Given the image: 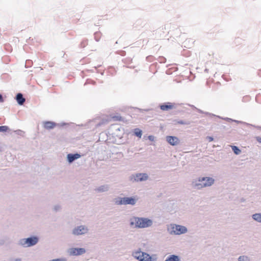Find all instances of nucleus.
<instances>
[{
  "instance_id": "10",
  "label": "nucleus",
  "mask_w": 261,
  "mask_h": 261,
  "mask_svg": "<svg viewBox=\"0 0 261 261\" xmlns=\"http://www.w3.org/2000/svg\"><path fill=\"white\" fill-rule=\"evenodd\" d=\"M137 199L135 197H123V205H134L137 202Z\"/></svg>"
},
{
  "instance_id": "21",
  "label": "nucleus",
  "mask_w": 261,
  "mask_h": 261,
  "mask_svg": "<svg viewBox=\"0 0 261 261\" xmlns=\"http://www.w3.org/2000/svg\"><path fill=\"white\" fill-rule=\"evenodd\" d=\"M238 261H250V258L247 255H241L238 257Z\"/></svg>"
},
{
  "instance_id": "40",
  "label": "nucleus",
  "mask_w": 261,
  "mask_h": 261,
  "mask_svg": "<svg viewBox=\"0 0 261 261\" xmlns=\"http://www.w3.org/2000/svg\"><path fill=\"white\" fill-rule=\"evenodd\" d=\"M16 132H21V131L20 129H18L16 131Z\"/></svg>"
},
{
  "instance_id": "36",
  "label": "nucleus",
  "mask_w": 261,
  "mask_h": 261,
  "mask_svg": "<svg viewBox=\"0 0 261 261\" xmlns=\"http://www.w3.org/2000/svg\"><path fill=\"white\" fill-rule=\"evenodd\" d=\"M113 118H115L117 120H120L121 119L120 116H115V117H113Z\"/></svg>"
},
{
  "instance_id": "35",
  "label": "nucleus",
  "mask_w": 261,
  "mask_h": 261,
  "mask_svg": "<svg viewBox=\"0 0 261 261\" xmlns=\"http://www.w3.org/2000/svg\"><path fill=\"white\" fill-rule=\"evenodd\" d=\"M0 102H4V99H3V96L1 94H0Z\"/></svg>"
},
{
  "instance_id": "26",
  "label": "nucleus",
  "mask_w": 261,
  "mask_h": 261,
  "mask_svg": "<svg viewBox=\"0 0 261 261\" xmlns=\"http://www.w3.org/2000/svg\"><path fill=\"white\" fill-rule=\"evenodd\" d=\"M61 209V205H59V204L55 205L54 206V210L55 212H58V211H60Z\"/></svg>"
},
{
  "instance_id": "37",
  "label": "nucleus",
  "mask_w": 261,
  "mask_h": 261,
  "mask_svg": "<svg viewBox=\"0 0 261 261\" xmlns=\"http://www.w3.org/2000/svg\"><path fill=\"white\" fill-rule=\"evenodd\" d=\"M222 119H224V120H225L226 121H228V117H226V118H222Z\"/></svg>"
},
{
  "instance_id": "11",
  "label": "nucleus",
  "mask_w": 261,
  "mask_h": 261,
  "mask_svg": "<svg viewBox=\"0 0 261 261\" xmlns=\"http://www.w3.org/2000/svg\"><path fill=\"white\" fill-rule=\"evenodd\" d=\"M166 141L172 146L176 145L179 143V139L175 136H167Z\"/></svg>"
},
{
  "instance_id": "20",
  "label": "nucleus",
  "mask_w": 261,
  "mask_h": 261,
  "mask_svg": "<svg viewBox=\"0 0 261 261\" xmlns=\"http://www.w3.org/2000/svg\"><path fill=\"white\" fill-rule=\"evenodd\" d=\"M134 133L135 136L140 138H141L142 135V131L140 129L138 128L134 129Z\"/></svg>"
},
{
  "instance_id": "6",
  "label": "nucleus",
  "mask_w": 261,
  "mask_h": 261,
  "mask_svg": "<svg viewBox=\"0 0 261 261\" xmlns=\"http://www.w3.org/2000/svg\"><path fill=\"white\" fill-rule=\"evenodd\" d=\"M148 175L145 173H137L132 174L129 176V180L133 182H140L146 181L148 179Z\"/></svg>"
},
{
  "instance_id": "31",
  "label": "nucleus",
  "mask_w": 261,
  "mask_h": 261,
  "mask_svg": "<svg viewBox=\"0 0 261 261\" xmlns=\"http://www.w3.org/2000/svg\"><path fill=\"white\" fill-rule=\"evenodd\" d=\"M206 115H209V116H216L217 117H218V118H221L220 116H216L214 114H211V113H208V112H205L204 113Z\"/></svg>"
},
{
  "instance_id": "15",
  "label": "nucleus",
  "mask_w": 261,
  "mask_h": 261,
  "mask_svg": "<svg viewBox=\"0 0 261 261\" xmlns=\"http://www.w3.org/2000/svg\"><path fill=\"white\" fill-rule=\"evenodd\" d=\"M109 189V186L108 185H101L97 187L95 190L98 192H107Z\"/></svg>"
},
{
  "instance_id": "32",
  "label": "nucleus",
  "mask_w": 261,
  "mask_h": 261,
  "mask_svg": "<svg viewBox=\"0 0 261 261\" xmlns=\"http://www.w3.org/2000/svg\"><path fill=\"white\" fill-rule=\"evenodd\" d=\"M206 138L209 142H211L214 140V138L211 136H207Z\"/></svg>"
},
{
  "instance_id": "24",
  "label": "nucleus",
  "mask_w": 261,
  "mask_h": 261,
  "mask_svg": "<svg viewBox=\"0 0 261 261\" xmlns=\"http://www.w3.org/2000/svg\"><path fill=\"white\" fill-rule=\"evenodd\" d=\"M101 37V33L100 32H95L94 33V38L96 41H99Z\"/></svg>"
},
{
  "instance_id": "28",
  "label": "nucleus",
  "mask_w": 261,
  "mask_h": 261,
  "mask_svg": "<svg viewBox=\"0 0 261 261\" xmlns=\"http://www.w3.org/2000/svg\"><path fill=\"white\" fill-rule=\"evenodd\" d=\"M49 261H67V260H66V259H65L64 258H57V259H52Z\"/></svg>"
},
{
  "instance_id": "5",
  "label": "nucleus",
  "mask_w": 261,
  "mask_h": 261,
  "mask_svg": "<svg viewBox=\"0 0 261 261\" xmlns=\"http://www.w3.org/2000/svg\"><path fill=\"white\" fill-rule=\"evenodd\" d=\"M133 256L139 261H152L151 257L147 253L142 252L139 249L133 253Z\"/></svg>"
},
{
  "instance_id": "25",
  "label": "nucleus",
  "mask_w": 261,
  "mask_h": 261,
  "mask_svg": "<svg viewBox=\"0 0 261 261\" xmlns=\"http://www.w3.org/2000/svg\"><path fill=\"white\" fill-rule=\"evenodd\" d=\"M32 64V61L30 60H28L25 62V66L26 68H28V67L31 66Z\"/></svg>"
},
{
  "instance_id": "19",
  "label": "nucleus",
  "mask_w": 261,
  "mask_h": 261,
  "mask_svg": "<svg viewBox=\"0 0 261 261\" xmlns=\"http://www.w3.org/2000/svg\"><path fill=\"white\" fill-rule=\"evenodd\" d=\"M229 122H237V123L245 124V125H246L247 126H253L254 127H256V128H261V127H260V126H255V125H253L250 124L249 123H247L246 122H243V121H238V120H233V119H232L231 118H229Z\"/></svg>"
},
{
  "instance_id": "14",
  "label": "nucleus",
  "mask_w": 261,
  "mask_h": 261,
  "mask_svg": "<svg viewBox=\"0 0 261 261\" xmlns=\"http://www.w3.org/2000/svg\"><path fill=\"white\" fill-rule=\"evenodd\" d=\"M173 108V105L170 102L164 103L160 106V109L163 111H168Z\"/></svg>"
},
{
  "instance_id": "27",
  "label": "nucleus",
  "mask_w": 261,
  "mask_h": 261,
  "mask_svg": "<svg viewBox=\"0 0 261 261\" xmlns=\"http://www.w3.org/2000/svg\"><path fill=\"white\" fill-rule=\"evenodd\" d=\"M108 122L107 120H102V121H101L100 122H98V123H97L96 124V127H98V126H100L104 124H105L106 123H107Z\"/></svg>"
},
{
  "instance_id": "4",
  "label": "nucleus",
  "mask_w": 261,
  "mask_h": 261,
  "mask_svg": "<svg viewBox=\"0 0 261 261\" xmlns=\"http://www.w3.org/2000/svg\"><path fill=\"white\" fill-rule=\"evenodd\" d=\"M39 241V238L37 236H32L26 239H21L17 243V244L23 247H29L37 244Z\"/></svg>"
},
{
  "instance_id": "12",
  "label": "nucleus",
  "mask_w": 261,
  "mask_h": 261,
  "mask_svg": "<svg viewBox=\"0 0 261 261\" xmlns=\"http://www.w3.org/2000/svg\"><path fill=\"white\" fill-rule=\"evenodd\" d=\"M57 125V123L53 121L43 122V127L46 129H53Z\"/></svg>"
},
{
  "instance_id": "3",
  "label": "nucleus",
  "mask_w": 261,
  "mask_h": 261,
  "mask_svg": "<svg viewBox=\"0 0 261 261\" xmlns=\"http://www.w3.org/2000/svg\"><path fill=\"white\" fill-rule=\"evenodd\" d=\"M167 230L171 235L179 236L188 232L187 228L183 225L174 223L167 225Z\"/></svg>"
},
{
  "instance_id": "30",
  "label": "nucleus",
  "mask_w": 261,
  "mask_h": 261,
  "mask_svg": "<svg viewBox=\"0 0 261 261\" xmlns=\"http://www.w3.org/2000/svg\"><path fill=\"white\" fill-rule=\"evenodd\" d=\"M148 139L151 141H153L154 140V137L152 135H150L148 137Z\"/></svg>"
},
{
  "instance_id": "8",
  "label": "nucleus",
  "mask_w": 261,
  "mask_h": 261,
  "mask_svg": "<svg viewBox=\"0 0 261 261\" xmlns=\"http://www.w3.org/2000/svg\"><path fill=\"white\" fill-rule=\"evenodd\" d=\"M86 252V249L83 248H71L68 250V253L70 255L78 256L84 254Z\"/></svg>"
},
{
  "instance_id": "17",
  "label": "nucleus",
  "mask_w": 261,
  "mask_h": 261,
  "mask_svg": "<svg viewBox=\"0 0 261 261\" xmlns=\"http://www.w3.org/2000/svg\"><path fill=\"white\" fill-rule=\"evenodd\" d=\"M113 202L115 204L117 205H123V198L120 197H117L113 199Z\"/></svg>"
},
{
  "instance_id": "18",
  "label": "nucleus",
  "mask_w": 261,
  "mask_h": 261,
  "mask_svg": "<svg viewBox=\"0 0 261 261\" xmlns=\"http://www.w3.org/2000/svg\"><path fill=\"white\" fill-rule=\"evenodd\" d=\"M252 219L259 223H261V213H255L252 215Z\"/></svg>"
},
{
  "instance_id": "16",
  "label": "nucleus",
  "mask_w": 261,
  "mask_h": 261,
  "mask_svg": "<svg viewBox=\"0 0 261 261\" xmlns=\"http://www.w3.org/2000/svg\"><path fill=\"white\" fill-rule=\"evenodd\" d=\"M165 261H180V257L178 255L172 254L169 255Z\"/></svg>"
},
{
  "instance_id": "2",
  "label": "nucleus",
  "mask_w": 261,
  "mask_h": 261,
  "mask_svg": "<svg viewBox=\"0 0 261 261\" xmlns=\"http://www.w3.org/2000/svg\"><path fill=\"white\" fill-rule=\"evenodd\" d=\"M153 224L152 220L147 218L135 217L130 219V225H135V227L144 228L150 227Z\"/></svg>"
},
{
  "instance_id": "38",
  "label": "nucleus",
  "mask_w": 261,
  "mask_h": 261,
  "mask_svg": "<svg viewBox=\"0 0 261 261\" xmlns=\"http://www.w3.org/2000/svg\"><path fill=\"white\" fill-rule=\"evenodd\" d=\"M198 112H199L201 113H204V112L200 110H198Z\"/></svg>"
},
{
  "instance_id": "7",
  "label": "nucleus",
  "mask_w": 261,
  "mask_h": 261,
  "mask_svg": "<svg viewBox=\"0 0 261 261\" xmlns=\"http://www.w3.org/2000/svg\"><path fill=\"white\" fill-rule=\"evenodd\" d=\"M88 227L86 225H79L75 227L72 231V233L75 236L84 235L89 231Z\"/></svg>"
},
{
  "instance_id": "1",
  "label": "nucleus",
  "mask_w": 261,
  "mask_h": 261,
  "mask_svg": "<svg viewBox=\"0 0 261 261\" xmlns=\"http://www.w3.org/2000/svg\"><path fill=\"white\" fill-rule=\"evenodd\" d=\"M215 180L210 177H202L193 179L191 185L193 188L200 190L204 187H210L214 183Z\"/></svg>"
},
{
  "instance_id": "33",
  "label": "nucleus",
  "mask_w": 261,
  "mask_h": 261,
  "mask_svg": "<svg viewBox=\"0 0 261 261\" xmlns=\"http://www.w3.org/2000/svg\"><path fill=\"white\" fill-rule=\"evenodd\" d=\"M255 139L256 140V141L259 142V143H261V137H259V136H256L255 137Z\"/></svg>"
},
{
  "instance_id": "23",
  "label": "nucleus",
  "mask_w": 261,
  "mask_h": 261,
  "mask_svg": "<svg viewBox=\"0 0 261 261\" xmlns=\"http://www.w3.org/2000/svg\"><path fill=\"white\" fill-rule=\"evenodd\" d=\"M9 130V127L6 125L0 126V132H6Z\"/></svg>"
},
{
  "instance_id": "9",
  "label": "nucleus",
  "mask_w": 261,
  "mask_h": 261,
  "mask_svg": "<svg viewBox=\"0 0 261 261\" xmlns=\"http://www.w3.org/2000/svg\"><path fill=\"white\" fill-rule=\"evenodd\" d=\"M82 155L79 153H69L67 155V161L69 164H71L76 160L80 158Z\"/></svg>"
},
{
  "instance_id": "39",
  "label": "nucleus",
  "mask_w": 261,
  "mask_h": 261,
  "mask_svg": "<svg viewBox=\"0 0 261 261\" xmlns=\"http://www.w3.org/2000/svg\"><path fill=\"white\" fill-rule=\"evenodd\" d=\"M15 261H21L20 259L17 258L16 259Z\"/></svg>"
},
{
  "instance_id": "22",
  "label": "nucleus",
  "mask_w": 261,
  "mask_h": 261,
  "mask_svg": "<svg viewBox=\"0 0 261 261\" xmlns=\"http://www.w3.org/2000/svg\"><path fill=\"white\" fill-rule=\"evenodd\" d=\"M230 146L231 147V148H232V150H233V152H234L236 154H237V155H239V154H240L241 153V150L239 148V147H237V146H233V145H231V146Z\"/></svg>"
},
{
  "instance_id": "34",
  "label": "nucleus",
  "mask_w": 261,
  "mask_h": 261,
  "mask_svg": "<svg viewBox=\"0 0 261 261\" xmlns=\"http://www.w3.org/2000/svg\"><path fill=\"white\" fill-rule=\"evenodd\" d=\"M178 123L180 124H187V123L183 120H180L178 122Z\"/></svg>"
},
{
  "instance_id": "29",
  "label": "nucleus",
  "mask_w": 261,
  "mask_h": 261,
  "mask_svg": "<svg viewBox=\"0 0 261 261\" xmlns=\"http://www.w3.org/2000/svg\"><path fill=\"white\" fill-rule=\"evenodd\" d=\"M87 44V40L83 41L81 43V46L83 47H85Z\"/></svg>"
},
{
  "instance_id": "13",
  "label": "nucleus",
  "mask_w": 261,
  "mask_h": 261,
  "mask_svg": "<svg viewBox=\"0 0 261 261\" xmlns=\"http://www.w3.org/2000/svg\"><path fill=\"white\" fill-rule=\"evenodd\" d=\"M15 99L18 105L20 106L23 105L25 101V99L23 97L22 94L21 93H18L17 94L15 97Z\"/></svg>"
}]
</instances>
